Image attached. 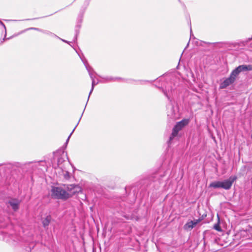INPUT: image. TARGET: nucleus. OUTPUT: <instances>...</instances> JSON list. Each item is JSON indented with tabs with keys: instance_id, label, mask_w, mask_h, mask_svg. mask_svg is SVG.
I'll list each match as a JSON object with an SVG mask.
<instances>
[{
	"instance_id": "obj_1",
	"label": "nucleus",
	"mask_w": 252,
	"mask_h": 252,
	"mask_svg": "<svg viewBox=\"0 0 252 252\" xmlns=\"http://www.w3.org/2000/svg\"><path fill=\"white\" fill-rule=\"evenodd\" d=\"M252 71V64L240 65L232 70L229 77L226 78L220 86V89H225L232 84L236 80L239 73L242 71Z\"/></svg>"
},
{
	"instance_id": "obj_2",
	"label": "nucleus",
	"mask_w": 252,
	"mask_h": 252,
	"mask_svg": "<svg viewBox=\"0 0 252 252\" xmlns=\"http://www.w3.org/2000/svg\"><path fill=\"white\" fill-rule=\"evenodd\" d=\"M236 176H231L228 179L223 181H217L211 183L209 187L212 188H222L224 189H229L232 184L236 180Z\"/></svg>"
},
{
	"instance_id": "obj_3",
	"label": "nucleus",
	"mask_w": 252,
	"mask_h": 252,
	"mask_svg": "<svg viewBox=\"0 0 252 252\" xmlns=\"http://www.w3.org/2000/svg\"><path fill=\"white\" fill-rule=\"evenodd\" d=\"M162 92L167 97L168 100L170 101V104L167 105V114L169 118L171 119H174L176 117V112L174 109V107L172 103V99L170 96V92L172 91V88H170L165 89H162Z\"/></svg>"
},
{
	"instance_id": "obj_4",
	"label": "nucleus",
	"mask_w": 252,
	"mask_h": 252,
	"mask_svg": "<svg viewBox=\"0 0 252 252\" xmlns=\"http://www.w3.org/2000/svg\"><path fill=\"white\" fill-rule=\"evenodd\" d=\"M189 122V119H185L176 124L172 129V133L169 137V143H171L172 139L177 136L178 132L182 130L186 126L188 125Z\"/></svg>"
},
{
	"instance_id": "obj_5",
	"label": "nucleus",
	"mask_w": 252,
	"mask_h": 252,
	"mask_svg": "<svg viewBox=\"0 0 252 252\" xmlns=\"http://www.w3.org/2000/svg\"><path fill=\"white\" fill-rule=\"evenodd\" d=\"M72 190H52L51 196L55 199H66L72 196L69 191Z\"/></svg>"
},
{
	"instance_id": "obj_6",
	"label": "nucleus",
	"mask_w": 252,
	"mask_h": 252,
	"mask_svg": "<svg viewBox=\"0 0 252 252\" xmlns=\"http://www.w3.org/2000/svg\"><path fill=\"white\" fill-rule=\"evenodd\" d=\"M65 159H68L67 153L64 152H62V154L57 159L58 166L62 169V166H61V165L63 162L65 161Z\"/></svg>"
},
{
	"instance_id": "obj_7",
	"label": "nucleus",
	"mask_w": 252,
	"mask_h": 252,
	"mask_svg": "<svg viewBox=\"0 0 252 252\" xmlns=\"http://www.w3.org/2000/svg\"><path fill=\"white\" fill-rule=\"evenodd\" d=\"M165 172L161 169L158 170L157 172L153 174L151 177V180L155 182L157 180H160V179L164 176Z\"/></svg>"
},
{
	"instance_id": "obj_8",
	"label": "nucleus",
	"mask_w": 252,
	"mask_h": 252,
	"mask_svg": "<svg viewBox=\"0 0 252 252\" xmlns=\"http://www.w3.org/2000/svg\"><path fill=\"white\" fill-rule=\"evenodd\" d=\"M82 61L89 74V75H90V78H91V80L94 79V77H95L94 75V71L93 68L90 66H89V65L87 61L86 60H84L82 59Z\"/></svg>"
},
{
	"instance_id": "obj_9",
	"label": "nucleus",
	"mask_w": 252,
	"mask_h": 252,
	"mask_svg": "<svg viewBox=\"0 0 252 252\" xmlns=\"http://www.w3.org/2000/svg\"><path fill=\"white\" fill-rule=\"evenodd\" d=\"M8 203L12 207V209L14 211H16L19 208V204L20 203V201L17 199H13L9 200Z\"/></svg>"
},
{
	"instance_id": "obj_10",
	"label": "nucleus",
	"mask_w": 252,
	"mask_h": 252,
	"mask_svg": "<svg viewBox=\"0 0 252 252\" xmlns=\"http://www.w3.org/2000/svg\"><path fill=\"white\" fill-rule=\"evenodd\" d=\"M198 222V220L189 221L184 225V228L185 229H192L197 224Z\"/></svg>"
},
{
	"instance_id": "obj_11",
	"label": "nucleus",
	"mask_w": 252,
	"mask_h": 252,
	"mask_svg": "<svg viewBox=\"0 0 252 252\" xmlns=\"http://www.w3.org/2000/svg\"><path fill=\"white\" fill-rule=\"evenodd\" d=\"M38 163L36 162H29L24 164L26 168H31L32 170H34L37 167Z\"/></svg>"
},
{
	"instance_id": "obj_12",
	"label": "nucleus",
	"mask_w": 252,
	"mask_h": 252,
	"mask_svg": "<svg viewBox=\"0 0 252 252\" xmlns=\"http://www.w3.org/2000/svg\"><path fill=\"white\" fill-rule=\"evenodd\" d=\"M102 79H103V80L102 81V83H107V82H111V81H118L119 80H121V78H119V77L114 78L112 77L108 76V77H103Z\"/></svg>"
},
{
	"instance_id": "obj_13",
	"label": "nucleus",
	"mask_w": 252,
	"mask_h": 252,
	"mask_svg": "<svg viewBox=\"0 0 252 252\" xmlns=\"http://www.w3.org/2000/svg\"><path fill=\"white\" fill-rule=\"evenodd\" d=\"M52 219V217L50 215H48L46 216V217L42 221L43 225L44 227H46L49 225L51 220Z\"/></svg>"
},
{
	"instance_id": "obj_14",
	"label": "nucleus",
	"mask_w": 252,
	"mask_h": 252,
	"mask_svg": "<svg viewBox=\"0 0 252 252\" xmlns=\"http://www.w3.org/2000/svg\"><path fill=\"white\" fill-rule=\"evenodd\" d=\"M65 189H82V188L80 187L78 185H74V184H70L67 185L66 187H65Z\"/></svg>"
},
{
	"instance_id": "obj_15",
	"label": "nucleus",
	"mask_w": 252,
	"mask_h": 252,
	"mask_svg": "<svg viewBox=\"0 0 252 252\" xmlns=\"http://www.w3.org/2000/svg\"><path fill=\"white\" fill-rule=\"evenodd\" d=\"M97 83H98V82H96V83L95 82L94 79L92 80V87H91V89L90 90V93H89L88 100H89L90 96L94 90V86L95 85H96Z\"/></svg>"
},
{
	"instance_id": "obj_16",
	"label": "nucleus",
	"mask_w": 252,
	"mask_h": 252,
	"mask_svg": "<svg viewBox=\"0 0 252 252\" xmlns=\"http://www.w3.org/2000/svg\"><path fill=\"white\" fill-rule=\"evenodd\" d=\"M43 32L45 33V34H46L50 35V36H51L52 37H57V38H58V37L55 34H54V33H52L51 32H50L49 31H44V32Z\"/></svg>"
},
{
	"instance_id": "obj_17",
	"label": "nucleus",
	"mask_w": 252,
	"mask_h": 252,
	"mask_svg": "<svg viewBox=\"0 0 252 252\" xmlns=\"http://www.w3.org/2000/svg\"><path fill=\"white\" fill-rule=\"evenodd\" d=\"M63 177L65 180H68L70 178V173L69 172L66 171L65 173H63Z\"/></svg>"
},
{
	"instance_id": "obj_18",
	"label": "nucleus",
	"mask_w": 252,
	"mask_h": 252,
	"mask_svg": "<svg viewBox=\"0 0 252 252\" xmlns=\"http://www.w3.org/2000/svg\"><path fill=\"white\" fill-rule=\"evenodd\" d=\"M214 228L218 231H221V228L220 226V224H219V223H217V224H215L214 226Z\"/></svg>"
},
{
	"instance_id": "obj_19",
	"label": "nucleus",
	"mask_w": 252,
	"mask_h": 252,
	"mask_svg": "<svg viewBox=\"0 0 252 252\" xmlns=\"http://www.w3.org/2000/svg\"><path fill=\"white\" fill-rule=\"evenodd\" d=\"M28 30H35V31H37L41 32H44L42 30H41L40 29H38V28H30L28 29Z\"/></svg>"
},
{
	"instance_id": "obj_20",
	"label": "nucleus",
	"mask_w": 252,
	"mask_h": 252,
	"mask_svg": "<svg viewBox=\"0 0 252 252\" xmlns=\"http://www.w3.org/2000/svg\"><path fill=\"white\" fill-rule=\"evenodd\" d=\"M74 130V129H73V130L72 131V132H71V133L70 134V135H69V136L68 137V138H67V140H66V142H65V144H67V143H68V141H69V138H70V136H71V134H72V133L73 132Z\"/></svg>"
},
{
	"instance_id": "obj_21",
	"label": "nucleus",
	"mask_w": 252,
	"mask_h": 252,
	"mask_svg": "<svg viewBox=\"0 0 252 252\" xmlns=\"http://www.w3.org/2000/svg\"><path fill=\"white\" fill-rule=\"evenodd\" d=\"M58 38L60 39V40H61L62 41H63L64 42H65V43H67L69 44V42L68 41H67V40H65L63 39H62L61 38L59 37V36L58 37Z\"/></svg>"
},
{
	"instance_id": "obj_22",
	"label": "nucleus",
	"mask_w": 252,
	"mask_h": 252,
	"mask_svg": "<svg viewBox=\"0 0 252 252\" xmlns=\"http://www.w3.org/2000/svg\"><path fill=\"white\" fill-rule=\"evenodd\" d=\"M0 24L3 27L5 31H6V27H5L4 24L0 21Z\"/></svg>"
},
{
	"instance_id": "obj_23",
	"label": "nucleus",
	"mask_w": 252,
	"mask_h": 252,
	"mask_svg": "<svg viewBox=\"0 0 252 252\" xmlns=\"http://www.w3.org/2000/svg\"><path fill=\"white\" fill-rule=\"evenodd\" d=\"M78 34V32H76V35H75V39L74 40H76L77 39V36Z\"/></svg>"
},
{
	"instance_id": "obj_24",
	"label": "nucleus",
	"mask_w": 252,
	"mask_h": 252,
	"mask_svg": "<svg viewBox=\"0 0 252 252\" xmlns=\"http://www.w3.org/2000/svg\"><path fill=\"white\" fill-rule=\"evenodd\" d=\"M252 40V37L248 38V39L247 40V42L250 41Z\"/></svg>"
},
{
	"instance_id": "obj_25",
	"label": "nucleus",
	"mask_w": 252,
	"mask_h": 252,
	"mask_svg": "<svg viewBox=\"0 0 252 252\" xmlns=\"http://www.w3.org/2000/svg\"><path fill=\"white\" fill-rule=\"evenodd\" d=\"M52 189H60L59 187H53Z\"/></svg>"
},
{
	"instance_id": "obj_26",
	"label": "nucleus",
	"mask_w": 252,
	"mask_h": 252,
	"mask_svg": "<svg viewBox=\"0 0 252 252\" xmlns=\"http://www.w3.org/2000/svg\"><path fill=\"white\" fill-rule=\"evenodd\" d=\"M78 124H79V123H77V125H78ZM77 126V125H76V126H75V127H74V129H75V128H76V127Z\"/></svg>"
},
{
	"instance_id": "obj_27",
	"label": "nucleus",
	"mask_w": 252,
	"mask_h": 252,
	"mask_svg": "<svg viewBox=\"0 0 252 252\" xmlns=\"http://www.w3.org/2000/svg\"><path fill=\"white\" fill-rule=\"evenodd\" d=\"M78 124H79V123H77V125H78ZM77 126V125H76V126H75V127H74V129H75V128H76V127Z\"/></svg>"
},
{
	"instance_id": "obj_28",
	"label": "nucleus",
	"mask_w": 252,
	"mask_h": 252,
	"mask_svg": "<svg viewBox=\"0 0 252 252\" xmlns=\"http://www.w3.org/2000/svg\"><path fill=\"white\" fill-rule=\"evenodd\" d=\"M191 32H192V31H191V29H190V36H191Z\"/></svg>"
}]
</instances>
